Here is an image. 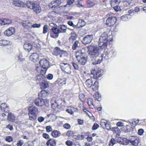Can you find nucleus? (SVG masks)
Returning a JSON list of instances; mask_svg holds the SVG:
<instances>
[{
    "label": "nucleus",
    "instance_id": "1",
    "mask_svg": "<svg viewBox=\"0 0 146 146\" xmlns=\"http://www.w3.org/2000/svg\"><path fill=\"white\" fill-rule=\"evenodd\" d=\"M93 64H100L103 60L102 54H101L98 48L93 46H90L88 51Z\"/></svg>",
    "mask_w": 146,
    "mask_h": 146
},
{
    "label": "nucleus",
    "instance_id": "2",
    "mask_svg": "<svg viewBox=\"0 0 146 146\" xmlns=\"http://www.w3.org/2000/svg\"><path fill=\"white\" fill-rule=\"evenodd\" d=\"M108 39V36L107 33L105 32L104 33L102 34L99 39L98 42V46L100 47V48L105 49L107 48L108 43L109 42Z\"/></svg>",
    "mask_w": 146,
    "mask_h": 146
},
{
    "label": "nucleus",
    "instance_id": "3",
    "mask_svg": "<svg viewBox=\"0 0 146 146\" xmlns=\"http://www.w3.org/2000/svg\"><path fill=\"white\" fill-rule=\"evenodd\" d=\"M85 53L82 52L81 50L78 51L76 54L77 60L80 64L83 65H84L87 61V59L85 57Z\"/></svg>",
    "mask_w": 146,
    "mask_h": 146
},
{
    "label": "nucleus",
    "instance_id": "4",
    "mask_svg": "<svg viewBox=\"0 0 146 146\" xmlns=\"http://www.w3.org/2000/svg\"><path fill=\"white\" fill-rule=\"evenodd\" d=\"M28 110V115L31 121L36 119L38 113L37 108L35 106L30 107L29 108Z\"/></svg>",
    "mask_w": 146,
    "mask_h": 146
},
{
    "label": "nucleus",
    "instance_id": "5",
    "mask_svg": "<svg viewBox=\"0 0 146 146\" xmlns=\"http://www.w3.org/2000/svg\"><path fill=\"white\" fill-rule=\"evenodd\" d=\"M124 141H126V143H130L134 146H137L140 142L139 138L137 137L134 136L131 137L129 140L125 139Z\"/></svg>",
    "mask_w": 146,
    "mask_h": 146
},
{
    "label": "nucleus",
    "instance_id": "6",
    "mask_svg": "<svg viewBox=\"0 0 146 146\" xmlns=\"http://www.w3.org/2000/svg\"><path fill=\"white\" fill-rule=\"evenodd\" d=\"M57 27L52 28L47 34V36L50 34L51 37L55 38L58 37L59 33Z\"/></svg>",
    "mask_w": 146,
    "mask_h": 146
},
{
    "label": "nucleus",
    "instance_id": "7",
    "mask_svg": "<svg viewBox=\"0 0 146 146\" xmlns=\"http://www.w3.org/2000/svg\"><path fill=\"white\" fill-rule=\"evenodd\" d=\"M61 68L62 70L66 73L70 74L71 72V68L70 65L65 63H61L60 64Z\"/></svg>",
    "mask_w": 146,
    "mask_h": 146
},
{
    "label": "nucleus",
    "instance_id": "8",
    "mask_svg": "<svg viewBox=\"0 0 146 146\" xmlns=\"http://www.w3.org/2000/svg\"><path fill=\"white\" fill-rule=\"evenodd\" d=\"M102 75L100 70H95L94 69H92L91 71V77L95 79H98Z\"/></svg>",
    "mask_w": 146,
    "mask_h": 146
},
{
    "label": "nucleus",
    "instance_id": "9",
    "mask_svg": "<svg viewBox=\"0 0 146 146\" xmlns=\"http://www.w3.org/2000/svg\"><path fill=\"white\" fill-rule=\"evenodd\" d=\"M62 2L61 0H55L49 3L48 6L50 7L55 10L60 5Z\"/></svg>",
    "mask_w": 146,
    "mask_h": 146
},
{
    "label": "nucleus",
    "instance_id": "10",
    "mask_svg": "<svg viewBox=\"0 0 146 146\" xmlns=\"http://www.w3.org/2000/svg\"><path fill=\"white\" fill-rule=\"evenodd\" d=\"M40 66L43 68L47 69L49 66V62L46 59L43 58L41 59L39 62Z\"/></svg>",
    "mask_w": 146,
    "mask_h": 146
},
{
    "label": "nucleus",
    "instance_id": "11",
    "mask_svg": "<svg viewBox=\"0 0 146 146\" xmlns=\"http://www.w3.org/2000/svg\"><path fill=\"white\" fill-rule=\"evenodd\" d=\"M93 37V35H88L84 38L82 42L85 44H88L91 42Z\"/></svg>",
    "mask_w": 146,
    "mask_h": 146
},
{
    "label": "nucleus",
    "instance_id": "12",
    "mask_svg": "<svg viewBox=\"0 0 146 146\" xmlns=\"http://www.w3.org/2000/svg\"><path fill=\"white\" fill-rule=\"evenodd\" d=\"M32 9L36 14L39 13L41 11V7L39 4L36 2L35 3L33 4Z\"/></svg>",
    "mask_w": 146,
    "mask_h": 146
},
{
    "label": "nucleus",
    "instance_id": "13",
    "mask_svg": "<svg viewBox=\"0 0 146 146\" xmlns=\"http://www.w3.org/2000/svg\"><path fill=\"white\" fill-rule=\"evenodd\" d=\"M116 18L113 17H109L106 21V24L108 26H110L114 25L116 21Z\"/></svg>",
    "mask_w": 146,
    "mask_h": 146
},
{
    "label": "nucleus",
    "instance_id": "14",
    "mask_svg": "<svg viewBox=\"0 0 146 146\" xmlns=\"http://www.w3.org/2000/svg\"><path fill=\"white\" fill-rule=\"evenodd\" d=\"M65 52V51L61 49L58 47H55L52 52V54L58 56L60 54H62Z\"/></svg>",
    "mask_w": 146,
    "mask_h": 146
},
{
    "label": "nucleus",
    "instance_id": "15",
    "mask_svg": "<svg viewBox=\"0 0 146 146\" xmlns=\"http://www.w3.org/2000/svg\"><path fill=\"white\" fill-rule=\"evenodd\" d=\"M15 32V29L13 27H10L5 31L4 35L7 36H10L13 35Z\"/></svg>",
    "mask_w": 146,
    "mask_h": 146
},
{
    "label": "nucleus",
    "instance_id": "16",
    "mask_svg": "<svg viewBox=\"0 0 146 146\" xmlns=\"http://www.w3.org/2000/svg\"><path fill=\"white\" fill-rule=\"evenodd\" d=\"M35 103L36 106H42L44 104V101L42 98H37L35 100Z\"/></svg>",
    "mask_w": 146,
    "mask_h": 146
},
{
    "label": "nucleus",
    "instance_id": "17",
    "mask_svg": "<svg viewBox=\"0 0 146 146\" xmlns=\"http://www.w3.org/2000/svg\"><path fill=\"white\" fill-rule=\"evenodd\" d=\"M13 4L15 6L23 7L25 5V4L23 2L19 0H16L13 1Z\"/></svg>",
    "mask_w": 146,
    "mask_h": 146
},
{
    "label": "nucleus",
    "instance_id": "18",
    "mask_svg": "<svg viewBox=\"0 0 146 146\" xmlns=\"http://www.w3.org/2000/svg\"><path fill=\"white\" fill-rule=\"evenodd\" d=\"M38 55L36 53H34L31 55L30 59L31 61L35 63L38 60Z\"/></svg>",
    "mask_w": 146,
    "mask_h": 146
},
{
    "label": "nucleus",
    "instance_id": "19",
    "mask_svg": "<svg viewBox=\"0 0 146 146\" xmlns=\"http://www.w3.org/2000/svg\"><path fill=\"white\" fill-rule=\"evenodd\" d=\"M60 33H65L66 32L67 27L64 25H60L58 26L57 27Z\"/></svg>",
    "mask_w": 146,
    "mask_h": 146
},
{
    "label": "nucleus",
    "instance_id": "20",
    "mask_svg": "<svg viewBox=\"0 0 146 146\" xmlns=\"http://www.w3.org/2000/svg\"><path fill=\"white\" fill-rule=\"evenodd\" d=\"M23 47L25 50H27L28 52L30 51L32 49V45L28 42H26L24 44Z\"/></svg>",
    "mask_w": 146,
    "mask_h": 146
},
{
    "label": "nucleus",
    "instance_id": "21",
    "mask_svg": "<svg viewBox=\"0 0 146 146\" xmlns=\"http://www.w3.org/2000/svg\"><path fill=\"white\" fill-rule=\"evenodd\" d=\"M49 86L48 82L44 80H42L41 83L40 87L42 89L48 88Z\"/></svg>",
    "mask_w": 146,
    "mask_h": 146
},
{
    "label": "nucleus",
    "instance_id": "22",
    "mask_svg": "<svg viewBox=\"0 0 146 146\" xmlns=\"http://www.w3.org/2000/svg\"><path fill=\"white\" fill-rule=\"evenodd\" d=\"M15 117L12 113H9L7 116V119L11 122H14L15 120Z\"/></svg>",
    "mask_w": 146,
    "mask_h": 146
},
{
    "label": "nucleus",
    "instance_id": "23",
    "mask_svg": "<svg viewBox=\"0 0 146 146\" xmlns=\"http://www.w3.org/2000/svg\"><path fill=\"white\" fill-rule=\"evenodd\" d=\"M121 2V0H111V5L112 7L118 5Z\"/></svg>",
    "mask_w": 146,
    "mask_h": 146
},
{
    "label": "nucleus",
    "instance_id": "24",
    "mask_svg": "<svg viewBox=\"0 0 146 146\" xmlns=\"http://www.w3.org/2000/svg\"><path fill=\"white\" fill-rule=\"evenodd\" d=\"M77 25H78L77 28H82L85 25V22L82 20H80Z\"/></svg>",
    "mask_w": 146,
    "mask_h": 146
},
{
    "label": "nucleus",
    "instance_id": "25",
    "mask_svg": "<svg viewBox=\"0 0 146 146\" xmlns=\"http://www.w3.org/2000/svg\"><path fill=\"white\" fill-rule=\"evenodd\" d=\"M131 17V15L129 14H126L125 15H123L121 17V20L123 21H127Z\"/></svg>",
    "mask_w": 146,
    "mask_h": 146
},
{
    "label": "nucleus",
    "instance_id": "26",
    "mask_svg": "<svg viewBox=\"0 0 146 146\" xmlns=\"http://www.w3.org/2000/svg\"><path fill=\"white\" fill-rule=\"evenodd\" d=\"M93 81L92 79H89L87 80L86 81V86L89 88L92 87V86Z\"/></svg>",
    "mask_w": 146,
    "mask_h": 146
},
{
    "label": "nucleus",
    "instance_id": "27",
    "mask_svg": "<svg viewBox=\"0 0 146 146\" xmlns=\"http://www.w3.org/2000/svg\"><path fill=\"white\" fill-rule=\"evenodd\" d=\"M98 82L97 81H95L94 84H92V88L93 91H96L98 88Z\"/></svg>",
    "mask_w": 146,
    "mask_h": 146
},
{
    "label": "nucleus",
    "instance_id": "28",
    "mask_svg": "<svg viewBox=\"0 0 146 146\" xmlns=\"http://www.w3.org/2000/svg\"><path fill=\"white\" fill-rule=\"evenodd\" d=\"M51 135L53 137H56L59 136L60 135V133L58 131L55 130L52 132Z\"/></svg>",
    "mask_w": 146,
    "mask_h": 146
},
{
    "label": "nucleus",
    "instance_id": "29",
    "mask_svg": "<svg viewBox=\"0 0 146 146\" xmlns=\"http://www.w3.org/2000/svg\"><path fill=\"white\" fill-rule=\"evenodd\" d=\"M44 78V76L42 74L37 75L36 78V81L37 82H40L41 80H43Z\"/></svg>",
    "mask_w": 146,
    "mask_h": 146
},
{
    "label": "nucleus",
    "instance_id": "30",
    "mask_svg": "<svg viewBox=\"0 0 146 146\" xmlns=\"http://www.w3.org/2000/svg\"><path fill=\"white\" fill-rule=\"evenodd\" d=\"M10 42L8 40H0V45L6 46L9 44Z\"/></svg>",
    "mask_w": 146,
    "mask_h": 146
},
{
    "label": "nucleus",
    "instance_id": "31",
    "mask_svg": "<svg viewBox=\"0 0 146 146\" xmlns=\"http://www.w3.org/2000/svg\"><path fill=\"white\" fill-rule=\"evenodd\" d=\"M80 46L79 42L78 40L75 41L73 44L72 48L73 50H76L77 47H78Z\"/></svg>",
    "mask_w": 146,
    "mask_h": 146
},
{
    "label": "nucleus",
    "instance_id": "32",
    "mask_svg": "<svg viewBox=\"0 0 146 146\" xmlns=\"http://www.w3.org/2000/svg\"><path fill=\"white\" fill-rule=\"evenodd\" d=\"M36 2H31L30 1H27L25 4L26 6L29 9H32L33 4L35 3Z\"/></svg>",
    "mask_w": 146,
    "mask_h": 146
},
{
    "label": "nucleus",
    "instance_id": "33",
    "mask_svg": "<svg viewBox=\"0 0 146 146\" xmlns=\"http://www.w3.org/2000/svg\"><path fill=\"white\" fill-rule=\"evenodd\" d=\"M66 78H63L62 79H58L57 81L58 82V83L59 84H61L63 85V84H65L66 83Z\"/></svg>",
    "mask_w": 146,
    "mask_h": 146
},
{
    "label": "nucleus",
    "instance_id": "34",
    "mask_svg": "<svg viewBox=\"0 0 146 146\" xmlns=\"http://www.w3.org/2000/svg\"><path fill=\"white\" fill-rule=\"evenodd\" d=\"M41 95V98H45L48 96V93L46 91L43 90L42 91L39 95Z\"/></svg>",
    "mask_w": 146,
    "mask_h": 146
},
{
    "label": "nucleus",
    "instance_id": "35",
    "mask_svg": "<svg viewBox=\"0 0 146 146\" xmlns=\"http://www.w3.org/2000/svg\"><path fill=\"white\" fill-rule=\"evenodd\" d=\"M116 141L115 140L114 138H112L111 139L109 142V146H113V145L115 144Z\"/></svg>",
    "mask_w": 146,
    "mask_h": 146
},
{
    "label": "nucleus",
    "instance_id": "36",
    "mask_svg": "<svg viewBox=\"0 0 146 146\" xmlns=\"http://www.w3.org/2000/svg\"><path fill=\"white\" fill-rule=\"evenodd\" d=\"M49 142H50V145L51 146H55L56 145V142L54 139H50L49 140Z\"/></svg>",
    "mask_w": 146,
    "mask_h": 146
},
{
    "label": "nucleus",
    "instance_id": "37",
    "mask_svg": "<svg viewBox=\"0 0 146 146\" xmlns=\"http://www.w3.org/2000/svg\"><path fill=\"white\" fill-rule=\"evenodd\" d=\"M71 36L70 39L71 40H75L77 38L76 34L74 33H71Z\"/></svg>",
    "mask_w": 146,
    "mask_h": 146
},
{
    "label": "nucleus",
    "instance_id": "38",
    "mask_svg": "<svg viewBox=\"0 0 146 146\" xmlns=\"http://www.w3.org/2000/svg\"><path fill=\"white\" fill-rule=\"evenodd\" d=\"M102 58H103V57H104V58L106 59H108L109 56V53L107 52V51L106 50V51H104V53L102 55Z\"/></svg>",
    "mask_w": 146,
    "mask_h": 146
},
{
    "label": "nucleus",
    "instance_id": "39",
    "mask_svg": "<svg viewBox=\"0 0 146 146\" xmlns=\"http://www.w3.org/2000/svg\"><path fill=\"white\" fill-rule=\"evenodd\" d=\"M4 23L5 24V25H9L11 23V20L7 19H4Z\"/></svg>",
    "mask_w": 146,
    "mask_h": 146
},
{
    "label": "nucleus",
    "instance_id": "40",
    "mask_svg": "<svg viewBox=\"0 0 146 146\" xmlns=\"http://www.w3.org/2000/svg\"><path fill=\"white\" fill-rule=\"evenodd\" d=\"M74 132L73 131H69L67 133L66 135L69 137H71L74 135Z\"/></svg>",
    "mask_w": 146,
    "mask_h": 146
},
{
    "label": "nucleus",
    "instance_id": "41",
    "mask_svg": "<svg viewBox=\"0 0 146 146\" xmlns=\"http://www.w3.org/2000/svg\"><path fill=\"white\" fill-rule=\"evenodd\" d=\"M68 24L70 26H72L74 28H77V27H78V25H75L74 24L72 21H69L68 22Z\"/></svg>",
    "mask_w": 146,
    "mask_h": 146
},
{
    "label": "nucleus",
    "instance_id": "42",
    "mask_svg": "<svg viewBox=\"0 0 146 146\" xmlns=\"http://www.w3.org/2000/svg\"><path fill=\"white\" fill-rule=\"evenodd\" d=\"M74 1V0H69L68 1L67 3V4L64 5V7H66L67 5H71L73 4Z\"/></svg>",
    "mask_w": 146,
    "mask_h": 146
},
{
    "label": "nucleus",
    "instance_id": "43",
    "mask_svg": "<svg viewBox=\"0 0 146 146\" xmlns=\"http://www.w3.org/2000/svg\"><path fill=\"white\" fill-rule=\"evenodd\" d=\"M48 30V26L46 25H45L43 28V33L44 34H45L47 33Z\"/></svg>",
    "mask_w": 146,
    "mask_h": 146
},
{
    "label": "nucleus",
    "instance_id": "44",
    "mask_svg": "<svg viewBox=\"0 0 146 146\" xmlns=\"http://www.w3.org/2000/svg\"><path fill=\"white\" fill-rule=\"evenodd\" d=\"M24 142L22 140L19 141L17 143V146H22L24 143Z\"/></svg>",
    "mask_w": 146,
    "mask_h": 146
},
{
    "label": "nucleus",
    "instance_id": "45",
    "mask_svg": "<svg viewBox=\"0 0 146 146\" xmlns=\"http://www.w3.org/2000/svg\"><path fill=\"white\" fill-rule=\"evenodd\" d=\"M59 101H60L58 100H56L55 98H53L51 101V103L53 102V103L56 104H59Z\"/></svg>",
    "mask_w": 146,
    "mask_h": 146
},
{
    "label": "nucleus",
    "instance_id": "46",
    "mask_svg": "<svg viewBox=\"0 0 146 146\" xmlns=\"http://www.w3.org/2000/svg\"><path fill=\"white\" fill-rule=\"evenodd\" d=\"M5 140L7 142H10L13 141V138L11 136H8L6 137Z\"/></svg>",
    "mask_w": 146,
    "mask_h": 146
},
{
    "label": "nucleus",
    "instance_id": "47",
    "mask_svg": "<svg viewBox=\"0 0 146 146\" xmlns=\"http://www.w3.org/2000/svg\"><path fill=\"white\" fill-rule=\"evenodd\" d=\"M112 7L116 12L118 11L121 10L120 7L118 5L114 6V7Z\"/></svg>",
    "mask_w": 146,
    "mask_h": 146
},
{
    "label": "nucleus",
    "instance_id": "48",
    "mask_svg": "<svg viewBox=\"0 0 146 146\" xmlns=\"http://www.w3.org/2000/svg\"><path fill=\"white\" fill-rule=\"evenodd\" d=\"M66 144L68 146H72L73 145V143L70 140H68L66 142ZM78 145L80 146L79 145Z\"/></svg>",
    "mask_w": 146,
    "mask_h": 146
},
{
    "label": "nucleus",
    "instance_id": "49",
    "mask_svg": "<svg viewBox=\"0 0 146 146\" xmlns=\"http://www.w3.org/2000/svg\"><path fill=\"white\" fill-rule=\"evenodd\" d=\"M99 127V126L98 124L97 123H95L94 125H93L92 127V129L93 130H96L97 129L98 127Z\"/></svg>",
    "mask_w": 146,
    "mask_h": 146
},
{
    "label": "nucleus",
    "instance_id": "50",
    "mask_svg": "<svg viewBox=\"0 0 146 146\" xmlns=\"http://www.w3.org/2000/svg\"><path fill=\"white\" fill-rule=\"evenodd\" d=\"M64 128L67 129H69L70 128V125L68 123H66L63 125Z\"/></svg>",
    "mask_w": 146,
    "mask_h": 146
},
{
    "label": "nucleus",
    "instance_id": "51",
    "mask_svg": "<svg viewBox=\"0 0 146 146\" xmlns=\"http://www.w3.org/2000/svg\"><path fill=\"white\" fill-rule=\"evenodd\" d=\"M51 106L53 109H55L56 108H58L59 107V104L53 103V102L51 103Z\"/></svg>",
    "mask_w": 146,
    "mask_h": 146
},
{
    "label": "nucleus",
    "instance_id": "52",
    "mask_svg": "<svg viewBox=\"0 0 146 146\" xmlns=\"http://www.w3.org/2000/svg\"><path fill=\"white\" fill-rule=\"evenodd\" d=\"M41 26V24L35 23L32 25V27L33 28H39Z\"/></svg>",
    "mask_w": 146,
    "mask_h": 146
},
{
    "label": "nucleus",
    "instance_id": "53",
    "mask_svg": "<svg viewBox=\"0 0 146 146\" xmlns=\"http://www.w3.org/2000/svg\"><path fill=\"white\" fill-rule=\"evenodd\" d=\"M44 119V118L42 116L39 117L38 119V121L40 123L43 122Z\"/></svg>",
    "mask_w": 146,
    "mask_h": 146
},
{
    "label": "nucleus",
    "instance_id": "54",
    "mask_svg": "<svg viewBox=\"0 0 146 146\" xmlns=\"http://www.w3.org/2000/svg\"><path fill=\"white\" fill-rule=\"evenodd\" d=\"M46 128L47 132H50L52 130V127L49 126H47L46 127Z\"/></svg>",
    "mask_w": 146,
    "mask_h": 146
},
{
    "label": "nucleus",
    "instance_id": "55",
    "mask_svg": "<svg viewBox=\"0 0 146 146\" xmlns=\"http://www.w3.org/2000/svg\"><path fill=\"white\" fill-rule=\"evenodd\" d=\"M42 136L44 138L46 139H48L50 138L49 135L46 133H43L42 134Z\"/></svg>",
    "mask_w": 146,
    "mask_h": 146
},
{
    "label": "nucleus",
    "instance_id": "56",
    "mask_svg": "<svg viewBox=\"0 0 146 146\" xmlns=\"http://www.w3.org/2000/svg\"><path fill=\"white\" fill-rule=\"evenodd\" d=\"M72 64L75 69L77 70L79 68V66L76 63L74 62H72Z\"/></svg>",
    "mask_w": 146,
    "mask_h": 146
},
{
    "label": "nucleus",
    "instance_id": "57",
    "mask_svg": "<svg viewBox=\"0 0 146 146\" xmlns=\"http://www.w3.org/2000/svg\"><path fill=\"white\" fill-rule=\"evenodd\" d=\"M47 78L48 80H52L53 78V75L51 74H48L47 76Z\"/></svg>",
    "mask_w": 146,
    "mask_h": 146
},
{
    "label": "nucleus",
    "instance_id": "58",
    "mask_svg": "<svg viewBox=\"0 0 146 146\" xmlns=\"http://www.w3.org/2000/svg\"><path fill=\"white\" fill-rule=\"evenodd\" d=\"M106 121L104 119H102L101 120L100 122V124L101 125H105L106 123L107 122H106Z\"/></svg>",
    "mask_w": 146,
    "mask_h": 146
},
{
    "label": "nucleus",
    "instance_id": "59",
    "mask_svg": "<svg viewBox=\"0 0 146 146\" xmlns=\"http://www.w3.org/2000/svg\"><path fill=\"white\" fill-rule=\"evenodd\" d=\"M7 106L6 103H3L1 104L0 106L2 110H4Z\"/></svg>",
    "mask_w": 146,
    "mask_h": 146
},
{
    "label": "nucleus",
    "instance_id": "60",
    "mask_svg": "<svg viewBox=\"0 0 146 146\" xmlns=\"http://www.w3.org/2000/svg\"><path fill=\"white\" fill-rule=\"evenodd\" d=\"M77 137L78 139L81 140L84 138V136L83 135H78L77 136Z\"/></svg>",
    "mask_w": 146,
    "mask_h": 146
},
{
    "label": "nucleus",
    "instance_id": "61",
    "mask_svg": "<svg viewBox=\"0 0 146 146\" xmlns=\"http://www.w3.org/2000/svg\"><path fill=\"white\" fill-rule=\"evenodd\" d=\"M45 70H44L41 69L39 72L40 73V74H42L44 75V74H45L46 70L47 69H45Z\"/></svg>",
    "mask_w": 146,
    "mask_h": 146
},
{
    "label": "nucleus",
    "instance_id": "62",
    "mask_svg": "<svg viewBox=\"0 0 146 146\" xmlns=\"http://www.w3.org/2000/svg\"><path fill=\"white\" fill-rule=\"evenodd\" d=\"M143 130L142 129H139L138 130V133L140 135H141L143 132Z\"/></svg>",
    "mask_w": 146,
    "mask_h": 146
},
{
    "label": "nucleus",
    "instance_id": "63",
    "mask_svg": "<svg viewBox=\"0 0 146 146\" xmlns=\"http://www.w3.org/2000/svg\"><path fill=\"white\" fill-rule=\"evenodd\" d=\"M104 125L105 126L106 128L108 129H109L111 128L110 125L108 123H106Z\"/></svg>",
    "mask_w": 146,
    "mask_h": 146
},
{
    "label": "nucleus",
    "instance_id": "64",
    "mask_svg": "<svg viewBox=\"0 0 146 146\" xmlns=\"http://www.w3.org/2000/svg\"><path fill=\"white\" fill-rule=\"evenodd\" d=\"M7 128L9 129L10 130H12L13 129V127L12 125L10 124L8 125L7 127Z\"/></svg>",
    "mask_w": 146,
    "mask_h": 146
}]
</instances>
